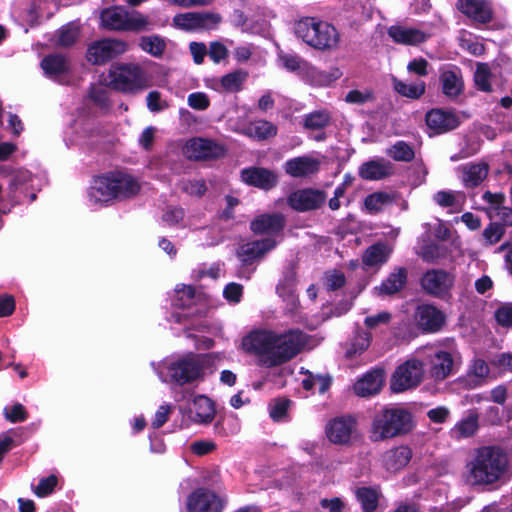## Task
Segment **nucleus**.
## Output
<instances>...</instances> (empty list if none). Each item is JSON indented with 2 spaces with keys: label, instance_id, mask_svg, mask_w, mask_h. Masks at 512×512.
I'll use <instances>...</instances> for the list:
<instances>
[{
  "label": "nucleus",
  "instance_id": "4468645a",
  "mask_svg": "<svg viewBox=\"0 0 512 512\" xmlns=\"http://www.w3.org/2000/svg\"><path fill=\"white\" fill-rule=\"evenodd\" d=\"M127 43L119 39H102L88 47L87 59L94 65L103 64L127 51Z\"/></svg>",
  "mask_w": 512,
  "mask_h": 512
},
{
  "label": "nucleus",
  "instance_id": "2eb2a0df",
  "mask_svg": "<svg viewBox=\"0 0 512 512\" xmlns=\"http://www.w3.org/2000/svg\"><path fill=\"white\" fill-rule=\"evenodd\" d=\"M326 201L322 190L305 188L292 192L287 199L288 205L295 211L307 212L319 209Z\"/></svg>",
  "mask_w": 512,
  "mask_h": 512
},
{
  "label": "nucleus",
  "instance_id": "aec40b11",
  "mask_svg": "<svg viewBox=\"0 0 512 512\" xmlns=\"http://www.w3.org/2000/svg\"><path fill=\"white\" fill-rule=\"evenodd\" d=\"M241 180L250 186L270 190L278 183L277 174L263 167H248L240 172Z\"/></svg>",
  "mask_w": 512,
  "mask_h": 512
},
{
  "label": "nucleus",
  "instance_id": "ddd939ff",
  "mask_svg": "<svg viewBox=\"0 0 512 512\" xmlns=\"http://www.w3.org/2000/svg\"><path fill=\"white\" fill-rule=\"evenodd\" d=\"M447 348L448 350L436 349L429 355V374L436 381H442L453 373L458 355L453 340L449 341Z\"/></svg>",
  "mask_w": 512,
  "mask_h": 512
},
{
  "label": "nucleus",
  "instance_id": "6e6d98bb",
  "mask_svg": "<svg viewBox=\"0 0 512 512\" xmlns=\"http://www.w3.org/2000/svg\"><path fill=\"white\" fill-rule=\"evenodd\" d=\"M187 103L194 110L204 111L210 106V99L204 92H194L188 95Z\"/></svg>",
  "mask_w": 512,
  "mask_h": 512
},
{
  "label": "nucleus",
  "instance_id": "f8f14e48",
  "mask_svg": "<svg viewBox=\"0 0 512 512\" xmlns=\"http://www.w3.org/2000/svg\"><path fill=\"white\" fill-rule=\"evenodd\" d=\"M226 500L208 488H197L186 500L187 512H222Z\"/></svg>",
  "mask_w": 512,
  "mask_h": 512
},
{
  "label": "nucleus",
  "instance_id": "2f4dec72",
  "mask_svg": "<svg viewBox=\"0 0 512 512\" xmlns=\"http://www.w3.org/2000/svg\"><path fill=\"white\" fill-rule=\"evenodd\" d=\"M391 253L392 248L386 243L378 242L365 250L362 256V262L369 267H379L388 261Z\"/></svg>",
  "mask_w": 512,
  "mask_h": 512
},
{
  "label": "nucleus",
  "instance_id": "58836bf2",
  "mask_svg": "<svg viewBox=\"0 0 512 512\" xmlns=\"http://www.w3.org/2000/svg\"><path fill=\"white\" fill-rule=\"evenodd\" d=\"M277 127L269 121L257 120L252 122L246 129L245 134L257 140H264L275 136Z\"/></svg>",
  "mask_w": 512,
  "mask_h": 512
},
{
  "label": "nucleus",
  "instance_id": "393cba45",
  "mask_svg": "<svg viewBox=\"0 0 512 512\" xmlns=\"http://www.w3.org/2000/svg\"><path fill=\"white\" fill-rule=\"evenodd\" d=\"M277 245L276 240L266 238L242 244L238 248V257L245 264H251L254 260L263 257L268 251Z\"/></svg>",
  "mask_w": 512,
  "mask_h": 512
},
{
  "label": "nucleus",
  "instance_id": "1a4fd4ad",
  "mask_svg": "<svg viewBox=\"0 0 512 512\" xmlns=\"http://www.w3.org/2000/svg\"><path fill=\"white\" fill-rule=\"evenodd\" d=\"M419 284L427 295L446 300L451 297L455 275L440 268L428 269L420 277Z\"/></svg>",
  "mask_w": 512,
  "mask_h": 512
},
{
  "label": "nucleus",
  "instance_id": "c9c22d12",
  "mask_svg": "<svg viewBox=\"0 0 512 512\" xmlns=\"http://www.w3.org/2000/svg\"><path fill=\"white\" fill-rule=\"evenodd\" d=\"M191 411L195 414V421L200 423L212 421L215 414L213 402L204 395H198L193 399Z\"/></svg>",
  "mask_w": 512,
  "mask_h": 512
},
{
  "label": "nucleus",
  "instance_id": "6ab92c4d",
  "mask_svg": "<svg viewBox=\"0 0 512 512\" xmlns=\"http://www.w3.org/2000/svg\"><path fill=\"white\" fill-rule=\"evenodd\" d=\"M321 161L310 155L291 158L284 163V171L293 178H309L317 174Z\"/></svg>",
  "mask_w": 512,
  "mask_h": 512
},
{
  "label": "nucleus",
  "instance_id": "052dcab7",
  "mask_svg": "<svg viewBox=\"0 0 512 512\" xmlns=\"http://www.w3.org/2000/svg\"><path fill=\"white\" fill-rule=\"evenodd\" d=\"M147 108L151 112H160L168 108V103L161 99V94L158 91H151L146 97Z\"/></svg>",
  "mask_w": 512,
  "mask_h": 512
},
{
  "label": "nucleus",
  "instance_id": "412c9836",
  "mask_svg": "<svg viewBox=\"0 0 512 512\" xmlns=\"http://www.w3.org/2000/svg\"><path fill=\"white\" fill-rule=\"evenodd\" d=\"M356 430V420L350 416L338 417L331 420L326 427L328 439L335 444L350 442Z\"/></svg>",
  "mask_w": 512,
  "mask_h": 512
},
{
  "label": "nucleus",
  "instance_id": "c85d7f7f",
  "mask_svg": "<svg viewBox=\"0 0 512 512\" xmlns=\"http://www.w3.org/2000/svg\"><path fill=\"white\" fill-rule=\"evenodd\" d=\"M383 385V371L380 369L366 373L354 384V392L361 397L377 394Z\"/></svg>",
  "mask_w": 512,
  "mask_h": 512
},
{
  "label": "nucleus",
  "instance_id": "e433bc0d",
  "mask_svg": "<svg viewBox=\"0 0 512 512\" xmlns=\"http://www.w3.org/2000/svg\"><path fill=\"white\" fill-rule=\"evenodd\" d=\"M394 90L403 97L419 99L426 90V84L422 80L406 83L397 78L392 79Z\"/></svg>",
  "mask_w": 512,
  "mask_h": 512
},
{
  "label": "nucleus",
  "instance_id": "864d4df0",
  "mask_svg": "<svg viewBox=\"0 0 512 512\" xmlns=\"http://www.w3.org/2000/svg\"><path fill=\"white\" fill-rule=\"evenodd\" d=\"M291 401L286 398L275 399L270 404V416L273 420L279 421L283 419L290 407Z\"/></svg>",
  "mask_w": 512,
  "mask_h": 512
},
{
  "label": "nucleus",
  "instance_id": "c756f323",
  "mask_svg": "<svg viewBox=\"0 0 512 512\" xmlns=\"http://www.w3.org/2000/svg\"><path fill=\"white\" fill-rule=\"evenodd\" d=\"M466 187L478 186L488 175L489 167L485 162L469 163L459 168Z\"/></svg>",
  "mask_w": 512,
  "mask_h": 512
},
{
  "label": "nucleus",
  "instance_id": "9d476101",
  "mask_svg": "<svg viewBox=\"0 0 512 512\" xmlns=\"http://www.w3.org/2000/svg\"><path fill=\"white\" fill-rule=\"evenodd\" d=\"M424 375V364L417 359H410L398 366L392 374L390 387L395 393H400L417 387Z\"/></svg>",
  "mask_w": 512,
  "mask_h": 512
},
{
  "label": "nucleus",
  "instance_id": "b1692460",
  "mask_svg": "<svg viewBox=\"0 0 512 512\" xmlns=\"http://www.w3.org/2000/svg\"><path fill=\"white\" fill-rule=\"evenodd\" d=\"M285 223L281 213L261 214L251 221L250 229L259 235H276L284 229Z\"/></svg>",
  "mask_w": 512,
  "mask_h": 512
},
{
  "label": "nucleus",
  "instance_id": "5fc2aeb1",
  "mask_svg": "<svg viewBox=\"0 0 512 512\" xmlns=\"http://www.w3.org/2000/svg\"><path fill=\"white\" fill-rule=\"evenodd\" d=\"M505 229L501 224L490 223L483 231V237L488 245H493L500 241L504 235Z\"/></svg>",
  "mask_w": 512,
  "mask_h": 512
},
{
  "label": "nucleus",
  "instance_id": "e2e57ef3",
  "mask_svg": "<svg viewBox=\"0 0 512 512\" xmlns=\"http://www.w3.org/2000/svg\"><path fill=\"white\" fill-rule=\"evenodd\" d=\"M208 55L214 63H220L228 57V49L221 42H212L208 50Z\"/></svg>",
  "mask_w": 512,
  "mask_h": 512
},
{
  "label": "nucleus",
  "instance_id": "37998d69",
  "mask_svg": "<svg viewBox=\"0 0 512 512\" xmlns=\"http://www.w3.org/2000/svg\"><path fill=\"white\" fill-rule=\"evenodd\" d=\"M386 154L398 162H411L415 158L413 148L405 141H397L387 149Z\"/></svg>",
  "mask_w": 512,
  "mask_h": 512
},
{
  "label": "nucleus",
  "instance_id": "603ef678",
  "mask_svg": "<svg viewBox=\"0 0 512 512\" xmlns=\"http://www.w3.org/2000/svg\"><path fill=\"white\" fill-rule=\"evenodd\" d=\"M3 414L5 419L11 423L23 422L28 417L25 407L20 403H16L11 407H5Z\"/></svg>",
  "mask_w": 512,
  "mask_h": 512
},
{
  "label": "nucleus",
  "instance_id": "f257e3e1",
  "mask_svg": "<svg viewBox=\"0 0 512 512\" xmlns=\"http://www.w3.org/2000/svg\"><path fill=\"white\" fill-rule=\"evenodd\" d=\"M306 343V335L299 330L278 334L259 330L244 337L243 348L258 357V363L272 368L294 358Z\"/></svg>",
  "mask_w": 512,
  "mask_h": 512
},
{
  "label": "nucleus",
  "instance_id": "72a5a7b5",
  "mask_svg": "<svg viewBox=\"0 0 512 512\" xmlns=\"http://www.w3.org/2000/svg\"><path fill=\"white\" fill-rule=\"evenodd\" d=\"M41 67L46 75L56 79L68 72L69 63L63 55L52 54L43 58Z\"/></svg>",
  "mask_w": 512,
  "mask_h": 512
},
{
  "label": "nucleus",
  "instance_id": "7ed1b4c3",
  "mask_svg": "<svg viewBox=\"0 0 512 512\" xmlns=\"http://www.w3.org/2000/svg\"><path fill=\"white\" fill-rule=\"evenodd\" d=\"M413 414L401 406H385L372 417L369 437L373 442L386 441L405 436L413 431Z\"/></svg>",
  "mask_w": 512,
  "mask_h": 512
},
{
  "label": "nucleus",
  "instance_id": "a18cd8bd",
  "mask_svg": "<svg viewBox=\"0 0 512 512\" xmlns=\"http://www.w3.org/2000/svg\"><path fill=\"white\" fill-rule=\"evenodd\" d=\"M393 202V197L386 192H375L366 196L364 205L371 213L380 212L386 205Z\"/></svg>",
  "mask_w": 512,
  "mask_h": 512
},
{
  "label": "nucleus",
  "instance_id": "9b49d317",
  "mask_svg": "<svg viewBox=\"0 0 512 512\" xmlns=\"http://www.w3.org/2000/svg\"><path fill=\"white\" fill-rule=\"evenodd\" d=\"M416 328L425 334H434L441 331L447 322L446 314L432 303L418 305L414 312Z\"/></svg>",
  "mask_w": 512,
  "mask_h": 512
},
{
  "label": "nucleus",
  "instance_id": "338daca9",
  "mask_svg": "<svg viewBox=\"0 0 512 512\" xmlns=\"http://www.w3.org/2000/svg\"><path fill=\"white\" fill-rule=\"evenodd\" d=\"M243 294V286L238 283H229L226 285L223 291L224 297L233 303H238L241 300Z\"/></svg>",
  "mask_w": 512,
  "mask_h": 512
},
{
  "label": "nucleus",
  "instance_id": "0e129e2a",
  "mask_svg": "<svg viewBox=\"0 0 512 512\" xmlns=\"http://www.w3.org/2000/svg\"><path fill=\"white\" fill-rule=\"evenodd\" d=\"M182 190L190 195L202 196L205 194L207 188L203 180H191L183 182Z\"/></svg>",
  "mask_w": 512,
  "mask_h": 512
},
{
  "label": "nucleus",
  "instance_id": "69168bd1",
  "mask_svg": "<svg viewBox=\"0 0 512 512\" xmlns=\"http://www.w3.org/2000/svg\"><path fill=\"white\" fill-rule=\"evenodd\" d=\"M495 318L502 326H512V303L499 307L495 312Z\"/></svg>",
  "mask_w": 512,
  "mask_h": 512
},
{
  "label": "nucleus",
  "instance_id": "20e7f679",
  "mask_svg": "<svg viewBox=\"0 0 512 512\" xmlns=\"http://www.w3.org/2000/svg\"><path fill=\"white\" fill-rule=\"evenodd\" d=\"M140 190L138 181L124 172H109L94 180L89 198L94 203L123 200L135 196Z\"/></svg>",
  "mask_w": 512,
  "mask_h": 512
},
{
  "label": "nucleus",
  "instance_id": "bf43d9fd",
  "mask_svg": "<svg viewBox=\"0 0 512 512\" xmlns=\"http://www.w3.org/2000/svg\"><path fill=\"white\" fill-rule=\"evenodd\" d=\"M56 485V476L50 475L46 478H42L33 491L37 496L44 497L52 493Z\"/></svg>",
  "mask_w": 512,
  "mask_h": 512
},
{
  "label": "nucleus",
  "instance_id": "39448f33",
  "mask_svg": "<svg viewBox=\"0 0 512 512\" xmlns=\"http://www.w3.org/2000/svg\"><path fill=\"white\" fill-rule=\"evenodd\" d=\"M294 32L308 46L331 51L338 47L340 35L330 23L315 17H303L295 22Z\"/></svg>",
  "mask_w": 512,
  "mask_h": 512
},
{
  "label": "nucleus",
  "instance_id": "cd10ccee",
  "mask_svg": "<svg viewBox=\"0 0 512 512\" xmlns=\"http://www.w3.org/2000/svg\"><path fill=\"white\" fill-rule=\"evenodd\" d=\"M500 76V67L498 64L478 63L474 73V82L479 90L492 92L493 84L498 82V77Z\"/></svg>",
  "mask_w": 512,
  "mask_h": 512
},
{
  "label": "nucleus",
  "instance_id": "a19ab883",
  "mask_svg": "<svg viewBox=\"0 0 512 512\" xmlns=\"http://www.w3.org/2000/svg\"><path fill=\"white\" fill-rule=\"evenodd\" d=\"M379 492L370 487H360L356 490L357 500L364 512H373L378 507Z\"/></svg>",
  "mask_w": 512,
  "mask_h": 512
},
{
  "label": "nucleus",
  "instance_id": "bb28decb",
  "mask_svg": "<svg viewBox=\"0 0 512 512\" xmlns=\"http://www.w3.org/2000/svg\"><path fill=\"white\" fill-rule=\"evenodd\" d=\"M407 279L408 270L405 267H396L374 290L378 296H391L406 286Z\"/></svg>",
  "mask_w": 512,
  "mask_h": 512
},
{
  "label": "nucleus",
  "instance_id": "5701e85b",
  "mask_svg": "<svg viewBox=\"0 0 512 512\" xmlns=\"http://www.w3.org/2000/svg\"><path fill=\"white\" fill-rule=\"evenodd\" d=\"M388 35L397 44L416 46L424 43L430 34L416 27L393 25L388 29Z\"/></svg>",
  "mask_w": 512,
  "mask_h": 512
},
{
  "label": "nucleus",
  "instance_id": "c03bdc74",
  "mask_svg": "<svg viewBox=\"0 0 512 512\" xmlns=\"http://www.w3.org/2000/svg\"><path fill=\"white\" fill-rule=\"evenodd\" d=\"M139 45L143 51L154 57H160L166 48L164 39L158 35L141 37Z\"/></svg>",
  "mask_w": 512,
  "mask_h": 512
},
{
  "label": "nucleus",
  "instance_id": "a878e982",
  "mask_svg": "<svg viewBox=\"0 0 512 512\" xmlns=\"http://www.w3.org/2000/svg\"><path fill=\"white\" fill-rule=\"evenodd\" d=\"M393 164L383 158L369 160L361 164L359 176L368 181H378L393 174Z\"/></svg>",
  "mask_w": 512,
  "mask_h": 512
},
{
  "label": "nucleus",
  "instance_id": "49530a36",
  "mask_svg": "<svg viewBox=\"0 0 512 512\" xmlns=\"http://www.w3.org/2000/svg\"><path fill=\"white\" fill-rule=\"evenodd\" d=\"M371 342V334L367 331H357L351 340L350 347L347 350L349 357L360 354L365 351Z\"/></svg>",
  "mask_w": 512,
  "mask_h": 512
},
{
  "label": "nucleus",
  "instance_id": "473e14b6",
  "mask_svg": "<svg viewBox=\"0 0 512 512\" xmlns=\"http://www.w3.org/2000/svg\"><path fill=\"white\" fill-rule=\"evenodd\" d=\"M248 72L243 69L232 71L222 76L214 89L228 93H236L242 90L244 83L248 79Z\"/></svg>",
  "mask_w": 512,
  "mask_h": 512
},
{
  "label": "nucleus",
  "instance_id": "8fccbe9b",
  "mask_svg": "<svg viewBox=\"0 0 512 512\" xmlns=\"http://www.w3.org/2000/svg\"><path fill=\"white\" fill-rule=\"evenodd\" d=\"M221 16L211 12H196L198 29H213L221 22Z\"/></svg>",
  "mask_w": 512,
  "mask_h": 512
},
{
  "label": "nucleus",
  "instance_id": "423d86ee",
  "mask_svg": "<svg viewBox=\"0 0 512 512\" xmlns=\"http://www.w3.org/2000/svg\"><path fill=\"white\" fill-rule=\"evenodd\" d=\"M100 19L102 26L108 30L142 32L151 28V21L147 16L136 10L129 11L122 6L104 9Z\"/></svg>",
  "mask_w": 512,
  "mask_h": 512
},
{
  "label": "nucleus",
  "instance_id": "f03ea898",
  "mask_svg": "<svg viewBox=\"0 0 512 512\" xmlns=\"http://www.w3.org/2000/svg\"><path fill=\"white\" fill-rule=\"evenodd\" d=\"M508 468V456L502 448L482 446L474 450L465 465V481L475 487L493 486L505 477Z\"/></svg>",
  "mask_w": 512,
  "mask_h": 512
},
{
  "label": "nucleus",
  "instance_id": "13d9d810",
  "mask_svg": "<svg viewBox=\"0 0 512 512\" xmlns=\"http://www.w3.org/2000/svg\"><path fill=\"white\" fill-rule=\"evenodd\" d=\"M175 25L185 30H197L196 12L178 14L173 19Z\"/></svg>",
  "mask_w": 512,
  "mask_h": 512
},
{
  "label": "nucleus",
  "instance_id": "3c124183",
  "mask_svg": "<svg viewBox=\"0 0 512 512\" xmlns=\"http://www.w3.org/2000/svg\"><path fill=\"white\" fill-rule=\"evenodd\" d=\"M195 290L192 286L182 285L181 288L176 289V299L174 305L185 308L189 307L194 300Z\"/></svg>",
  "mask_w": 512,
  "mask_h": 512
},
{
  "label": "nucleus",
  "instance_id": "4c0bfd02",
  "mask_svg": "<svg viewBox=\"0 0 512 512\" xmlns=\"http://www.w3.org/2000/svg\"><path fill=\"white\" fill-rule=\"evenodd\" d=\"M478 415L476 412H470L467 417L461 419L452 428L453 438L462 439L473 436L478 430Z\"/></svg>",
  "mask_w": 512,
  "mask_h": 512
},
{
  "label": "nucleus",
  "instance_id": "79ce46f5",
  "mask_svg": "<svg viewBox=\"0 0 512 512\" xmlns=\"http://www.w3.org/2000/svg\"><path fill=\"white\" fill-rule=\"evenodd\" d=\"M305 375L306 377L302 380V387L307 391L317 388L320 394H324L331 385L329 375L313 374L309 371H306Z\"/></svg>",
  "mask_w": 512,
  "mask_h": 512
},
{
  "label": "nucleus",
  "instance_id": "7c9ffc66",
  "mask_svg": "<svg viewBox=\"0 0 512 512\" xmlns=\"http://www.w3.org/2000/svg\"><path fill=\"white\" fill-rule=\"evenodd\" d=\"M412 457V451L407 446H399L387 451L383 462L387 470L397 472L404 468Z\"/></svg>",
  "mask_w": 512,
  "mask_h": 512
},
{
  "label": "nucleus",
  "instance_id": "a211bd4d",
  "mask_svg": "<svg viewBox=\"0 0 512 512\" xmlns=\"http://www.w3.org/2000/svg\"><path fill=\"white\" fill-rule=\"evenodd\" d=\"M428 128L433 134H443L456 129L460 124L459 117L449 110L436 108L428 111L425 116Z\"/></svg>",
  "mask_w": 512,
  "mask_h": 512
},
{
  "label": "nucleus",
  "instance_id": "ea45409f",
  "mask_svg": "<svg viewBox=\"0 0 512 512\" xmlns=\"http://www.w3.org/2000/svg\"><path fill=\"white\" fill-rule=\"evenodd\" d=\"M295 283L296 272L293 269H290L285 273L283 279L276 287L277 294L284 299H288L294 307L298 303V299L294 295Z\"/></svg>",
  "mask_w": 512,
  "mask_h": 512
},
{
  "label": "nucleus",
  "instance_id": "4be33fe9",
  "mask_svg": "<svg viewBox=\"0 0 512 512\" xmlns=\"http://www.w3.org/2000/svg\"><path fill=\"white\" fill-rule=\"evenodd\" d=\"M457 9L474 22L486 24L492 20L491 5L484 0H458Z\"/></svg>",
  "mask_w": 512,
  "mask_h": 512
},
{
  "label": "nucleus",
  "instance_id": "de8ad7c7",
  "mask_svg": "<svg viewBox=\"0 0 512 512\" xmlns=\"http://www.w3.org/2000/svg\"><path fill=\"white\" fill-rule=\"evenodd\" d=\"M417 253L428 263H435L445 256V251L442 246L436 243L423 245Z\"/></svg>",
  "mask_w": 512,
  "mask_h": 512
},
{
  "label": "nucleus",
  "instance_id": "680f3d73",
  "mask_svg": "<svg viewBox=\"0 0 512 512\" xmlns=\"http://www.w3.org/2000/svg\"><path fill=\"white\" fill-rule=\"evenodd\" d=\"M184 218V210L180 207L169 206L162 215V220L170 226L177 225Z\"/></svg>",
  "mask_w": 512,
  "mask_h": 512
},
{
  "label": "nucleus",
  "instance_id": "6e6552de",
  "mask_svg": "<svg viewBox=\"0 0 512 512\" xmlns=\"http://www.w3.org/2000/svg\"><path fill=\"white\" fill-rule=\"evenodd\" d=\"M210 364L206 354L189 353L168 366L171 381L184 385L203 379L204 371Z\"/></svg>",
  "mask_w": 512,
  "mask_h": 512
},
{
  "label": "nucleus",
  "instance_id": "09e8293b",
  "mask_svg": "<svg viewBox=\"0 0 512 512\" xmlns=\"http://www.w3.org/2000/svg\"><path fill=\"white\" fill-rule=\"evenodd\" d=\"M460 198L463 195L460 192L438 191L434 194L433 200L441 207L453 208L460 204Z\"/></svg>",
  "mask_w": 512,
  "mask_h": 512
},
{
  "label": "nucleus",
  "instance_id": "0eeeda50",
  "mask_svg": "<svg viewBox=\"0 0 512 512\" xmlns=\"http://www.w3.org/2000/svg\"><path fill=\"white\" fill-rule=\"evenodd\" d=\"M109 85L125 94H137L151 86L146 72L137 64H120L109 73Z\"/></svg>",
  "mask_w": 512,
  "mask_h": 512
},
{
  "label": "nucleus",
  "instance_id": "dca6fc26",
  "mask_svg": "<svg viewBox=\"0 0 512 512\" xmlns=\"http://www.w3.org/2000/svg\"><path fill=\"white\" fill-rule=\"evenodd\" d=\"M183 152L187 158L197 161L218 159L225 154L222 146L203 138H193L187 141Z\"/></svg>",
  "mask_w": 512,
  "mask_h": 512
},
{
  "label": "nucleus",
  "instance_id": "4d7b16f0",
  "mask_svg": "<svg viewBox=\"0 0 512 512\" xmlns=\"http://www.w3.org/2000/svg\"><path fill=\"white\" fill-rule=\"evenodd\" d=\"M78 35L79 32L76 27L71 25L63 26L59 30L58 43L64 47L71 46L76 42Z\"/></svg>",
  "mask_w": 512,
  "mask_h": 512
},
{
  "label": "nucleus",
  "instance_id": "f704fd0d",
  "mask_svg": "<svg viewBox=\"0 0 512 512\" xmlns=\"http://www.w3.org/2000/svg\"><path fill=\"white\" fill-rule=\"evenodd\" d=\"M332 121L330 111L326 109L312 111L302 118L303 128L309 131H323Z\"/></svg>",
  "mask_w": 512,
  "mask_h": 512
},
{
  "label": "nucleus",
  "instance_id": "f3484780",
  "mask_svg": "<svg viewBox=\"0 0 512 512\" xmlns=\"http://www.w3.org/2000/svg\"><path fill=\"white\" fill-rule=\"evenodd\" d=\"M439 83L442 93L451 100L458 98L464 91L462 71L455 65H446L440 68Z\"/></svg>",
  "mask_w": 512,
  "mask_h": 512
},
{
  "label": "nucleus",
  "instance_id": "774afa93",
  "mask_svg": "<svg viewBox=\"0 0 512 512\" xmlns=\"http://www.w3.org/2000/svg\"><path fill=\"white\" fill-rule=\"evenodd\" d=\"M429 63L424 58H417L411 60L407 65V70L410 73H414L418 76H426L428 74Z\"/></svg>",
  "mask_w": 512,
  "mask_h": 512
}]
</instances>
